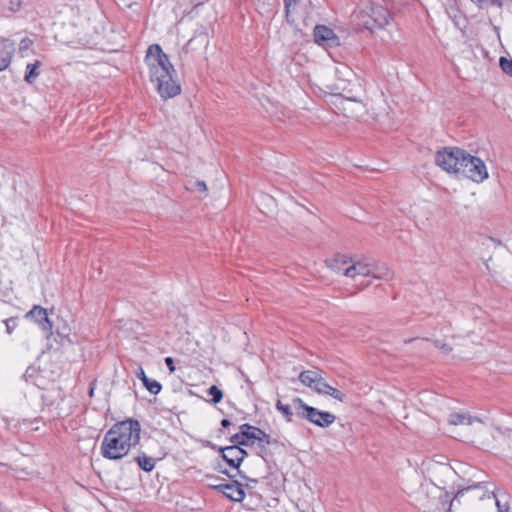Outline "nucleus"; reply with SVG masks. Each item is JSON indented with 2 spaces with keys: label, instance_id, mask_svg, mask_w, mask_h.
<instances>
[{
  "label": "nucleus",
  "instance_id": "2eb2a0df",
  "mask_svg": "<svg viewBox=\"0 0 512 512\" xmlns=\"http://www.w3.org/2000/svg\"><path fill=\"white\" fill-rule=\"evenodd\" d=\"M25 317L35 320V322H37L45 331H51L52 329V324L47 316L46 309L41 306H34L29 312H27Z\"/></svg>",
  "mask_w": 512,
  "mask_h": 512
},
{
  "label": "nucleus",
  "instance_id": "2f4dec72",
  "mask_svg": "<svg viewBox=\"0 0 512 512\" xmlns=\"http://www.w3.org/2000/svg\"><path fill=\"white\" fill-rule=\"evenodd\" d=\"M137 377L142 381V383L144 382V379H147L148 377L146 376L143 368H139L138 369V372L136 373Z\"/></svg>",
  "mask_w": 512,
  "mask_h": 512
},
{
  "label": "nucleus",
  "instance_id": "f704fd0d",
  "mask_svg": "<svg viewBox=\"0 0 512 512\" xmlns=\"http://www.w3.org/2000/svg\"><path fill=\"white\" fill-rule=\"evenodd\" d=\"M354 86L360 87V84L358 83V81H357V80L355 81Z\"/></svg>",
  "mask_w": 512,
  "mask_h": 512
},
{
  "label": "nucleus",
  "instance_id": "a211bd4d",
  "mask_svg": "<svg viewBox=\"0 0 512 512\" xmlns=\"http://www.w3.org/2000/svg\"><path fill=\"white\" fill-rule=\"evenodd\" d=\"M322 377L321 373L317 370H306L302 371L299 374V381L310 388L311 390L314 389L316 386V383L319 381V379Z\"/></svg>",
  "mask_w": 512,
  "mask_h": 512
},
{
  "label": "nucleus",
  "instance_id": "7ed1b4c3",
  "mask_svg": "<svg viewBox=\"0 0 512 512\" xmlns=\"http://www.w3.org/2000/svg\"><path fill=\"white\" fill-rule=\"evenodd\" d=\"M499 507L496 496L480 484L459 490L447 512H494Z\"/></svg>",
  "mask_w": 512,
  "mask_h": 512
},
{
  "label": "nucleus",
  "instance_id": "6ab92c4d",
  "mask_svg": "<svg viewBox=\"0 0 512 512\" xmlns=\"http://www.w3.org/2000/svg\"><path fill=\"white\" fill-rule=\"evenodd\" d=\"M374 279L389 281L394 274L386 265H376L373 263V272L370 274Z\"/></svg>",
  "mask_w": 512,
  "mask_h": 512
},
{
  "label": "nucleus",
  "instance_id": "c756f323",
  "mask_svg": "<svg viewBox=\"0 0 512 512\" xmlns=\"http://www.w3.org/2000/svg\"><path fill=\"white\" fill-rule=\"evenodd\" d=\"M165 363L169 369L170 372H174L175 371V367H174V362H173V359L171 357H167L165 358Z\"/></svg>",
  "mask_w": 512,
  "mask_h": 512
},
{
  "label": "nucleus",
  "instance_id": "5701e85b",
  "mask_svg": "<svg viewBox=\"0 0 512 512\" xmlns=\"http://www.w3.org/2000/svg\"><path fill=\"white\" fill-rule=\"evenodd\" d=\"M277 410L287 419V421L292 420L293 412L289 405L283 404L280 400L276 403Z\"/></svg>",
  "mask_w": 512,
  "mask_h": 512
},
{
  "label": "nucleus",
  "instance_id": "39448f33",
  "mask_svg": "<svg viewBox=\"0 0 512 512\" xmlns=\"http://www.w3.org/2000/svg\"><path fill=\"white\" fill-rule=\"evenodd\" d=\"M328 267L343 276L355 279L357 276H370L373 263L367 259H354L345 255H336L327 261Z\"/></svg>",
  "mask_w": 512,
  "mask_h": 512
},
{
  "label": "nucleus",
  "instance_id": "f03ea898",
  "mask_svg": "<svg viewBox=\"0 0 512 512\" xmlns=\"http://www.w3.org/2000/svg\"><path fill=\"white\" fill-rule=\"evenodd\" d=\"M146 62L149 66L151 81L156 84V89L163 99L180 94L181 87L174 79L176 71L160 45L149 46Z\"/></svg>",
  "mask_w": 512,
  "mask_h": 512
},
{
  "label": "nucleus",
  "instance_id": "0eeeda50",
  "mask_svg": "<svg viewBox=\"0 0 512 512\" xmlns=\"http://www.w3.org/2000/svg\"><path fill=\"white\" fill-rule=\"evenodd\" d=\"M464 161L460 164V175L470 179L475 183H482L488 179L489 174L483 160L465 151Z\"/></svg>",
  "mask_w": 512,
  "mask_h": 512
},
{
  "label": "nucleus",
  "instance_id": "4468645a",
  "mask_svg": "<svg viewBox=\"0 0 512 512\" xmlns=\"http://www.w3.org/2000/svg\"><path fill=\"white\" fill-rule=\"evenodd\" d=\"M254 426L249 424H243L240 426V432L234 434L231 437V442L233 444L242 445V446H251L255 443V439L252 438L254 435Z\"/></svg>",
  "mask_w": 512,
  "mask_h": 512
},
{
  "label": "nucleus",
  "instance_id": "412c9836",
  "mask_svg": "<svg viewBox=\"0 0 512 512\" xmlns=\"http://www.w3.org/2000/svg\"><path fill=\"white\" fill-rule=\"evenodd\" d=\"M136 461L141 469L146 472H150L155 467V459L145 454L136 457Z\"/></svg>",
  "mask_w": 512,
  "mask_h": 512
},
{
  "label": "nucleus",
  "instance_id": "393cba45",
  "mask_svg": "<svg viewBox=\"0 0 512 512\" xmlns=\"http://www.w3.org/2000/svg\"><path fill=\"white\" fill-rule=\"evenodd\" d=\"M208 394L210 396H212V399L211 401L214 403V404H217L219 402H221L222 398H223V393L222 391L215 385L211 386L209 389H208Z\"/></svg>",
  "mask_w": 512,
  "mask_h": 512
},
{
  "label": "nucleus",
  "instance_id": "9d476101",
  "mask_svg": "<svg viewBox=\"0 0 512 512\" xmlns=\"http://www.w3.org/2000/svg\"><path fill=\"white\" fill-rule=\"evenodd\" d=\"M448 423L452 426L471 427V431L469 432L471 436H478L484 428V423L481 419L473 417L466 412L450 413Z\"/></svg>",
  "mask_w": 512,
  "mask_h": 512
},
{
  "label": "nucleus",
  "instance_id": "423d86ee",
  "mask_svg": "<svg viewBox=\"0 0 512 512\" xmlns=\"http://www.w3.org/2000/svg\"><path fill=\"white\" fill-rule=\"evenodd\" d=\"M295 414L310 423L326 428L333 424L336 416L330 412L320 411L317 408L307 405L301 398L296 397L292 400Z\"/></svg>",
  "mask_w": 512,
  "mask_h": 512
},
{
  "label": "nucleus",
  "instance_id": "f257e3e1",
  "mask_svg": "<svg viewBox=\"0 0 512 512\" xmlns=\"http://www.w3.org/2000/svg\"><path fill=\"white\" fill-rule=\"evenodd\" d=\"M141 426L137 420L127 419L115 423L104 435L101 454L109 460H120L139 444Z\"/></svg>",
  "mask_w": 512,
  "mask_h": 512
},
{
  "label": "nucleus",
  "instance_id": "9b49d317",
  "mask_svg": "<svg viewBox=\"0 0 512 512\" xmlns=\"http://www.w3.org/2000/svg\"><path fill=\"white\" fill-rule=\"evenodd\" d=\"M314 39L317 44L325 47H337L340 45L339 37L331 28L325 25L315 26Z\"/></svg>",
  "mask_w": 512,
  "mask_h": 512
},
{
  "label": "nucleus",
  "instance_id": "473e14b6",
  "mask_svg": "<svg viewBox=\"0 0 512 512\" xmlns=\"http://www.w3.org/2000/svg\"><path fill=\"white\" fill-rule=\"evenodd\" d=\"M230 425H231V422H230L228 419H223V420L221 421V426H222V427H228V426H230Z\"/></svg>",
  "mask_w": 512,
  "mask_h": 512
},
{
  "label": "nucleus",
  "instance_id": "6e6552de",
  "mask_svg": "<svg viewBox=\"0 0 512 512\" xmlns=\"http://www.w3.org/2000/svg\"><path fill=\"white\" fill-rule=\"evenodd\" d=\"M465 150L460 148H444L435 155V163L444 171L451 174H460Z\"/></svg>",
  "mask_w": 512,
  "mask_h": 512
},
{
  "label": "nucleus",
  "instance_id": "cd10ccee",
  "mask_svg": "<svg viewBox=\"0 0 512 512\" xmlns=\"http://www.w3.org/2000/svg\"><path fill=\"white\" fill-rule=\"evenodd\" d=\"M28 0H10V9L12 11H17L22 6V4L26 3Z\"/></svg>",
  "mask_w": 512,
  "mask_h": 512
},
{
  "label": "nucleus",
  "instance_id": "b1692460",
  "mask_svg": "<svg viewBox=\"0 0 512 512\" xmlns=\"http://www.w3.org/2000/svg\"><path fill=\"white\" fill-rule=\"evenodd\" d=\"M252 438H254L255 441L271 444L270 436L257 427H255L254 429V435H252Z\"/></svg>",
  "mask_w": 512,
  "mask_h": 512
},
{
  "label": "nucleus",
  "instance_id": "bb28decb",
  "mask_svg": "<svg viewBox=\"0 0 512 512\" xmlns=\"http://www.w3.org/2000/svg\"><path fill=\"white\" fill-rule=\"evenodd\" d=\"M33 45V40L30 38H24L21 40L19 44V51L20 53H23L24 51L28 50Z\"/></svg>",
  "mask_w": 512,
  "mask_h": 512
},
{
  "label": "nucleus",
  "instance_id": "a878e982",
  "mask_svg": "<svg viewBox=\"0 0 512 512\" xmlns=\"http://www.w3.org/2000/svg\"><path fill=\"white\" fill-rule=\"evenodd\" d=\"M499 65L503 72L510 75L512 77V60L506 57H501L499 60Z\"/></svg>",
  "mask_w": 512,
  "mask_h": 512
},
{
  "label": "nucleus",
  "instance_id": "dca6fc26",
  "mask_svg": "<svg viewBox=\"0 0 512 512\" xmlns=\"http://www.w3.org/2000/svg\"><path fill=\"white\" fill-rule=\"evenodd\" d=\"M313 391L320 395H329L340 402H344L346 398L344 393L329 385L323 376L316 383Z\"/></svg>",
  "mask_w": 512,
  "mask_h": 512
},
{
  "label": "nucleus",
  "instance_id": "1a4fd4ad",
  "mask_svg": "<svg viewBox=\"0 0 512 512\" xmlns=\"http://www.w3.org/2000/svg\"><path fill=\"white\" fill-rule=\"evenodd\" d=\"M339 94L340 105L348 117H361L366 113V105L353 89L342 88Z\"/></svg>",
  "mask_w": 512,
  "mask_h": 512
},
{
  "label": "nucleus",
  "instance_id": "aec40b11",
  "mask_svg": "<svg viewBox=\"0 0 512 512\" xmlns=\"http://www.w3.org/2000/svg\"><path fill=\"white\" fill-rule=\"evenodd\" d=\"M42 63L39 60H36L34 63H29L26 66V73L24 76V80L28 84H33L37 77L40 74L39 68L41 67Z\"/></svg>",
  "mask_w": 512,
  "mask_h": 512
},
{
  "label": "nucleus",
  "instance_id": "c9c22d12",
  "mask_svg": "<svg viewBox=\"0 0 512 512\" xmlns=\"http://www.w3.org/2000/svg\"><path fill=\"white\" fill-rule=\"evenodd\" d=\"M7 330H8V333H11V327H9V325H7Z\"/></svg>",
  "mask_w": 512,
  "mask_h": 512
},
{
  "label": "nucleus",
  "instance_id": "72a5a7b5",
  "mask_svg": "<svg viewBox=\"0 0 512 512\" xmlns=\"http://www.w3.org/2000/svg\"><path fill=\"white\" fill-rule=\"evenodd\" d=\"M93 392H94V389H93V388H91V389H90V392H89V395H90V396H93Z\"/></svg>",
  "mask_w": 512,
  "mask_h": 512
},
{
  "label": "nucleus",
  "instance_id": "4be33fe9",
  "mask_svg": "<svg viewBox=\"0 0 512 512\" xmlns=\"http://www.w3.org/2000/svg\"><path fill=\"white\" fill-rule=\"evenodd\" d=\"M143 385L150 393L154 395H157L162 389V386L158 381L150 378L144 379Z\"/></svg>",
  "mask_w": 512,
  "mask_h": 512
},
{
  "label": "nucleus",
  "instance_id": "ddd939ff",
  "mask_svg": "<svg viewBox=\"0 0 512 512\" xmlns=\"http://www.w3.org/2000/svg\"><path fill=\"white\" fill-rule=\"evenodd\" d=\"M15 53V43L9 39H0V72L11 63Z\"/></svg>",
  "mask_w": 512,
  "mask_h": 512
},
{
  "label": "nucleus",
  "instance_id": "f3484780",
  "mask_svg": "<svg viewBox=\"0 0 512 512\" xmlns=\"http://www.w3.org/2000/svg\"><path fill=\"white\" fill-rule=\"evenodd\" d=\"M216 489L223 492V494L233 501H242L245 493L242 488L233 484H221L215 486Z\"/></svg>",
  "mask_w": 512,
  "mask_h": 512
},
{
  "label": "nucleus",
  "instance_id": "c85d7f7f",
  "mask_svg": "<svg viewBox=\"0 0 512 512\" xmlns=\"http://www.w3.org/2000/svg\"><path fill=\"white\" fill-rule=\"evenodd\" d=\"M194 187L199 192H202V193L207 192V185H206V183L204 181H196L194 183Z\"/></svg>",
  "mask_w": 512,
  "mask_h": 512
},
{
  "label": "nucleus",
  "instance_id": "20e7f679",
  "mask_svg": "<svg viewBox=\"0 0 512 512\" xmlns=\"http://www.w3.org/2000/svg\"><path fill=\"white\" fill-rule=\"evenodd\" d=\"M390 13L380 1H371L369 5L352 15L353 22L359 27L367 30L383 28L389 22Z\"/></svg>",
  "mask_w": 512,
  "mask_h": 512
},
{
  "label": "nucleus",
  "instance_id": "7c9ffc66",
  "mask_svg": "<svg viewBox=\"0 0 512 512\" xmlns=\"http://www.w3.org/2000/svg\"><path fill=\"white\" fill-rule=\"evenodd\" d=\"M298 2V0H284L285 4V10L287 13H289L290 8L295 5Z\"/></svg>",
  "mask_w": 512,
  "mask_h": 512
},
{
  "label": "nucleus",
  "instance_id": "f8f14e48",
  "mask_svg": "<svg viewBox=\"0 0 512 512\" xmlns=\"http://www.w3.org/2000/svg\"><path fill=\"white\" fill-rule=\"evenodd\" d=\"M223 459L234 468H238L244 458L247 456V452L234 444L226 448L221 449Z\"/></svg>",
  "mask_w": 512,
  "mask_h": 512
}]
</instances>
